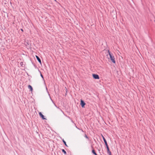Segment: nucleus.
Wrapping results in <instances>:
<instances>
[{
    "mask_svg": "<svg viewBox=\"0 0 155 155\" xmlns=\"http://www.w3.org/2000/svg\"><path fill=\"white\" fill-rule=\"evenodd\" d=\"M108 52L109 53V54L110 56V58L111 61L112 62L114 63H115V58L114 56L113 55V54L110 53L109 51H108Z\"/></svg>",
    "mask_w": 155,
    "mask_h": 155,
    "instance_id": "obj_1",
    "label": "nucleus"
},
{
    "mask_svg": "<svg viewBox=\"0 0 155 155\" xmlns=\"http://www.w3.org/2000/svg\"><path fill=\"white\" fill-rule=\"evenodd\" d=\"M92 76L95 79H99L100 78L98 75L95 74H93Z\"/></svg>",
    "mask_w": 155,
    "mask_h": 155,
    "instance_id": "obj_2",
    "label": "nucleus"
},
{
    "mask_svg": "<svg viewBox=\"0 0 155 155\" xmlns=\"http://www.w3.org/2000/svg\"><path fill=\"white\" fill-rule=\"evenodd\" d=\"M106 147L107 149V152L108 154L109 155H112L111 153L110 150L108 145L106 146Z\"/></svg>",
    "mask_w": 155,
    "mask_h": 155,
    "instance_id": "obj_3",
    "label": "nucleus"
},
{
    "mask_svg": "<svg viewBox=\"0 0 155 155\" xmlns=\"http://www.w3.org/2000/svg\"><path fill=\"white\" fill-rule=\"evenodd\" d=\"M81 104L82 107H84V105H85V103L84 102V101L82 100H81Z\"/></svg>",
    "mask_w": 155,
    "mask_h": 155,
    "instance_id": "obj_4",
    "label": "nucleus"
},
{
    "mask_svg": "<svg viewBox=\"0 0 155 155\" xmlns=\"http://www.w3.org/2000/svg\"><path fill=\"white\" fill-rule=\"evenodd\" d=\"M39 114L43 119H45V118H44V116L42 114L41 112H40L39 113Z\"/></svg>",
    "mask_w": 155,
    "mask_h": 155,
    "instance_id": "obj_5",
    "label": "nucleus"
},
{
    "mask_svg": "<svg viewBox=\"0 0 155 155\" xmlns=\"http://www.w3.org/2000/svg\"><path fill=\"white\" fill-rule=\"evenodd\" d=\"M35 57L36 58H37V59L38 61V62L40 63L41 64V61L40 59V58H39V57L37 55H36Z\"/></svg>",
    "mask_w": 155,
    "mask_h": 155,
    "instance_id": "obj_6",
    "label": "nucleus"
},
{
    "mask_svg": "<svg viewBox=\"0 0 155 155\" xmlns=\"http://www.w3.org/2000/svg\"><path fill=\"white\" fill-rule=\"evenodd\" d=\"M28 87L29 89H30L31 92H32L33 91V89L31 85H29L28 86Z\"/></svg>",
    "mask_w": 155,
    "mask_h": 155,
    "instance_id": "obj_7",
    "label": "nucleus"
},
{
    "mask_svg": "<svg viewBox=\"0 0 155 155\" xmlns=\"http://www.w3.org/2000/svg\"><path fill=\"white\" fill-rule=\"evenodd\" d=\"M103 140H104V143H105L106 146L108 145L107 141H106V139H105V138H104V139H103Z\"/></svg>",
    "mask_w": 155,
    "mask_h": 155,
    "instance_id": "obj_8",
    "label": "nucleus"
},
{
    "mask_svg": "<svg viewBox=\"0 0 155 155\" xmlns=\"http://www.w3.org/2000/svg\"><path fill=\"white\" fill-rule=\"evenodd\" d=\"M92 153L95 155H97V154L96 153L94 150H92Z\"/></svg>",
    "mask_w": 155,
    "mask_h": 155,
    "instance_id": "obj_9",
    "label": "nucleus"
},
{
    "mask_svg": "<svg viewBox=\"0 0 155 155\" xmlns=\"http://www.w3.org/2000/svg\"><path fill=\"white\" fill-rule=\"evenodd\" d=\"M62 141H63V142H64V143L65 145L66 146L68 147V146L66 143V142H65V141L63 139L62 140Z\"/></svg>",
    "mask_w": 155,
    "mask_h": 155,
    "instance_id": "obj_10",
    "label": "nucleus"
},
{
    "mask_svg": "<svg viewBox=\"0 0 155 155\" xmlns=\"http://www.w3.org/2000/svg\"><path fill=\"white\" fill-rule=\"evenodd\" d=\"M62 151L65 154H66V151L64 149L62 150Z\"/></svg>",
    "mask_w": 155,
    "mask_h": 155,
    "instance_id": "obj_11",
    "label": "nucleus"
},
{
    "mask_svg": "<svg viewBox=\"0 0 155 155\" xmlns=\"http://www.w3.org/2000/svg\"><path fill=\"white\" fill-rule=\"evenodd\" d=\"M101 136H102V138H103V139H104V138H105L103 136L102 134H101Z\"/></svg>",
    "mask_w": 155,
    "mask_h": 155,
    "instance_id": "obj_12",
    "label": "nucleus"
},
{
    "mask_svg": "<svg viewBox=\"0 0 155 155\" xmlns=\"http://www.w3.org/2000/svg\"><path fill=\"white\" fill-rule=\"evenodd\" d=\"M85 137H86V138H88V137H87V136L86 135H85Z\"/></svg>",
    "mask_w": 155,
    "mask_h": 155,
    "instance_id": "obj_13",
    "label": "nucleus"
},
{
    "mask_svg": "<svg viewBox=\"0 0 155 155\" xmlns=\"http://www.w3.org/2000/svg\"><path fill=\"white\" fill-rule=\"evenodd\" d=\"M41 76L42 78H43V76L41 74Z\"/></svg>",
    "mask_w": 155,
    "mask_h": 155,
    "instance_id": "obj_14",
    "label": "nucleus"
},
{
    "mask_svg": "<svg viewBox=\"0 0 155 155\" xmlns=\"http://www.w3.org/2000/svg\"><path fill=\"white\" fill-rule=\"evenodd\" d=\"M22 62H21L20 63V64H21V65H22Z\"/></svg>",
    "mask_w": 155,
    "mask_h": 155,
    "instance_id": "obj_15",
    "label": "nucleus"
},
{
    "mask_svg": "<svg viewBox=\"0 0 155 155\" xmlns=\"http://www.w3.org/2000/svg\"><path fill=\"white\" fill-rule=\"evenodd\" d=\"M21 30L22 31H23V29H21Z\"/></svg>",
    "mask_w": 155,
    "mask_h": 155,
    "instance_id": "obj_16",
    "label": "nucleus"
}]
</instances>
